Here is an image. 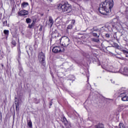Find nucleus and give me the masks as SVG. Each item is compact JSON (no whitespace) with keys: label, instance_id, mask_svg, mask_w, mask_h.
<instances>
[{"label":"nucleus","instance_id":"1","mask_svg":"<svg viewBox=\"0 0 128 128\" xmlns=\"http://www.w3.org/2000/svg\"><path fill=\"white\" fill-rule=\"evenodd\" d=\"M113 7L114 0H106L102 4L100 5L98 9L99 12L104 16H109Z\"/></svg>","mask_w":128,"mask_h":128},{"label":"nucleus","instance_id":"2","mask_svg":"<svg viewBox=\"0 0 128 128\" xmlns=\"http://www.w3.org/2000/svg\"><path fill=\"white\" fill-rule=\"evenodd\" d=\"M58 10L68 14L72 12V6L68 2H62L57 6Z\"/></svg>","mask_w":128,"mask_h":128},{"label":"nucleus","instance_id":"3","mask_svg":"<svg viewBox=\"0 0 128 128\" xmlns=\"http://www.w3.org/2000/svg\"><path fill=\"white\" fill-rule=\"evenodd\" d=\"M120 26V24L118 23V18H115L112 20V22L110 23L107 24L106 25V26L110 32H112V28H118Z\"/></svg>","mask_w":128,"mask_h":128},{"label":"nucleus","instance_id":"4","mask_svg":"<svg viewBox=\"0 0 128 128\" xmlns=\"http://www.w3.org/2000/svg\"><path fill=\"white\" fill-rule=\"evenodd\" d=\"M118 92L120 94L119 96L122 98V100L123 102L128 101V92H126L124 88L118 90Z\"/></svg>","mask_w":128,"mask_h":128},{"label":"nucleus","instance_id":"5","mask_svg":"<svg viewBox=\"0 0 128 128\" xmlns=\"http://www.w3.org/2000/svg\"><path fill=\"white\" fill-rule=\"evenodd\" d=\"M38 58L40 64H42V66H44L46 64V56H44V54L42 52L39 53Z\"/></svg>","mask_w":128,"mask_h":128},{"label":"nucleus","instance_id":"6","mask_svg":"<svg viewBox=\"0 0 128 128\" xmlns=\"http://www.w3.org/2000/svg\"><path fill=\"white\" fill-rule=\"evenodd\" d=\"M61 40H62V46H68V44H70V38L66 36H64L61 38Z\"/></svg>","mask_w":128,"mask_h":128},{"label":"nucleus","instance_id":"7","mask_svg":"<svg viewBox=\"0 0 128 128\" xmlns=\"http://www.w3.org/2000/svg\"><path fill=\"white\" fill-rule=\"evenodd\" d=\"M53 52H64V47L62 46H55L54 47L52 50Z\"/></svg>","mask_w":128,"mask_h":128},{"label":"nucleus","instance_id":"8","mask_svg":"<svg viewBox=\"0 0 128 128\" xmlns=\"http://www.w3.org/2000/svg\"><path fill=\"white\" fill-rule=\"evenodd\" d=\"M18 14L20 16H28V12L26 10H22L18 12Z\"/></svg>","mask_w":128,"mask_h":128},{"label":"nucleus","instance_id":"9","mask_svg":"<svg viewBox=\"0 0 128 128\" xmlns=\"http://www.w3.org/2000/svg\"><path fill=\"white\" fill-rule=\"evenodd\" d=\"M106 70H107V72H118V71H116V70H115L114 68V66H108L106 68Z\"/></svg>","mask_w":128,"mask_h":128},{"label":"nucleus","instance_id":"10","mask_svg":"<svg viewBox=\"0 0 128 128\" xmlns=\"http://www.w3.org/2000/svg\"><path fill=\"white\" fill-rule=\"evenodd\" d=\"M119 72L122 74H124V76H128V67H125L124 68L122 71L119 70Z\"/></svg>","mask_w":128,"mask_h":128},{"label":"nucleus","instance_id":"11","mask_svg":"<svg viewBox=\"0 0 128 128\" xmlns=\"http://www.w3.org/2000/svg\"><path fill=\"white\" fill-rule=\"evenodd\" d=\"M128 106L126 104H122L118 106V110H119V112H122L124 110V108H128Z\"/></svg>","mask_w":128,"mask_h":128},{"label":"nucleus","instance_id":"12","mask_svg":"<svg viewBox=\"0 0 128 128\" xmlns=\"http://www.w3.org/2000/svg\"><path fill=\"white\" fill-rule=\"evenodd\" d=\"M19 104L20 102H18V98H15V106L16 112H18V110H20V109L18 108Z\"/></svg>","mask_w":128,"mask_h":128},{"label":"nucleus","instance_id":"13","mask_svg":"<svg viewBox=\"0 0 128 128\" xmlns=\"http://www.w3.org/2000/svg\"><path fill=\"white\" fill-rule=\"evenodd\" d=\"M48 18V26H50V28H52V25L54 24V20H52V16H49Z\"/></svg>","mask_w":128,"mask_h":128},{"label":"nucleus","instance_id":"14","mask_svg":"<svg viewBox=\"0 0 128 128\" xmlns=\"http://www.w3.org/2000/svg\"><path fill=\"white\" fill-rule=\"evenodd\" d=\"M27 6H28V3L26 2H24L21 5L22 8H26Z\"/></svg>","mask_w":128,"mask_h":128},{"label":"nucleus","instance_id":"15","mask_svg":"<svg viewBox=\"0 0 128 128\" xmlns=\"http://www.w3.org/2000/svg\"><path fill=\"white\" fill-rule=\"evenodd\" d=\"M28 126H29V128H32V122L31 120H28Z\"/></svg>","mask_w":128,"mask_h":128},{"label":"nucleus","instance_id":"16","mask_svg":"<svg viewBox=\"0 0 128 128\" xmlns=\"http://www.w3.org/2000/svg\"><path fill=\"white\" fill-rule=\"evenodd\" d=\"M119 128H128V127H126L124 124L122 123H120L118 125Z\"/></svg>","mask_w":128,"mask_h":128},{"label":"nucleus","instance_id":"17","mask_svg":"<svg viewBox=\"0 0 128 128\" xmlns=\"http://www.w3.org/2000/svg\"><path fill=\"white\" fill-rule=\"evenodd\" d=\"M62 122H64V124H68V120H66V117L64 116L62 118Z\"/></svg>","mask_w":128,"mask_h":128},{"label":"nucleus","instance_id":"18","mask_svg":"<svg viewBox=\"0 0 128 128\" xmlns=\"http://www.w3.org/2000/svg\"><path fill=\"white\" fill-rule=\"evenodd\" d=\"M4 34L5 36H8V34H10V30H4Z\"/></svg>","mask_w":128,"mask_h":128},{"label":"nucleus","instance_id":"19","mask_svg":"<svg viewBox=\"0 0 128 128\" xmlns=\"http://www.w3.org/2000/svg\"><path fill=\"white\" fill-rule=\"evenodd\" d=\"M93 36H95L96 38H100V32L98 33H98H96L94 32H92Z\"/></svg>","mask_w":128,"mask_h":128},{"label":"nucleus","instance_id":"20","mask_svg":"<svg viewBox=\"0 0 128 128\" xmlns=\"http://www.w3.org/2000/svg\"><path fill=\"white\" fill-rule=\"evenodd\" d=\"M35 23H36V22H34V20H33L32 22V24L28 25L29 28H32V26H34V24Z\"/></svg>","mask_w":128,"mask_h":128},{"label":"nucleus","instance_id":"21","mask_svg":"<svg viewBox=\"0 0 128 128\" xmlns=\"http://www.w3.org/2000/svg\"><path fill=\"white\" fill-rule=\"evenodd\" d=\"M64 126H66L67 128H71L72 126L70 124V122H68V123L66 124H65Z\"/></svg>","mask_w":128,"mask_h":128},{"label":"nucleus","instance_id":"22","mask_svg":"<svg viewBox=\"0 0 128 128\" xmlns=\"http://www.w3.org/2000/svg\"><path fill=\"white\" fill-rule=\"evenodd\" d=\"M92 40L94 42H100V39L96 38H92Z\"/></svg>","mask_w":128,"mask_h":128},{"label":"nucleus","instance_id":"23","mask_svg":"<svg viewBox=\"0 0 128 128\" xmlns=\"http://www.w3.org/2000/svg\"><path fill=\"white\" fill-rule=\"evenodd\" d=\"M26 24H30V22H32V19L30 18H27L26 19Z\"/></svg>","mask_w":128,"mask_h":128},{"label":"nucleus","instance_id":"24","mask_svg":"<svg viewBox=\"0 0 128 128\" xmlns=\"http://www.w3.org/2000/svg\"><path fill=\"white\" fill-rule=\"evenodd\" d=\"M2 22H3L4 26H8V21L7 20L4 21V19H3Z\"/></svg>","mask_w":128,"mask_h":128},{"label":"nucleus","instance_id":"25","mask_svg":"<svg viewBox=\"0 0 128 128\" xmlns=\"http://www.w3.org/2000/svg\"><path fill=\"white\" fill-rule=\"evenodd\" d=\"M113 47L114 46V48H120V46H118V44L116 43H114V46H112Z\"/></svg>","mask_w":128,"mask_h":128},{"label":"nucleus","instance_id":"26","mask_svg":"<svg viewBox=\"0 0 128 128\" xmlns=\"http://www.w3.org/2000/svg\"><path fill=\"white\" fill-rule=\"evenodd\" d=\"M68 30H72V24H69L67 27Z\"/></svg>","mask_w":128,"mask_h":128},{"label":"nucleus","instance_id":"27","mask_svg":"<svg viewBox=\"0 0 128 128\" xmlns=\"http://www.w3.org/2000/svg\"><path fill=\"white\" fill-rule=\"evenodd\" d=\"M92 32H98V28H93L92 29Z\"/></svg>","mask_w":128,"mask_h":128},{"label":"nucleus","instance_id":"28","mask_svg":"<svg viewBox=\"0 0 128 128\" xmlns=\"http://www.w3.org/2000/svg\"><path fill=\"white\" fill-rule=\"evenodd\" d=\"M12 44L13 46H16V41L14 40H12Z\"/></svg>","mask_w":128,"mask_h":128},{"label":"nucleus","instance_id":"29","mask_svg":"<svg viewBox=\"0 0 128 128\" xmlns=\"http://www.w3.org/2000/svg\"><path fill=\"white\" fill-rule=\"evenodd\" d=\"M76 23V20H72L71 22V24L72 26H74V24Z\"/></svg>","mask_w":128,"mask_h":128},{"label":"nucleus","instance_id":"30","mask_svg":"<svg viewBox=\"0 0 128 128\" xmlns=\"http://www.w3.org/2000/svg\"><path fill=\"white\" fill-rule=\"evenodd\" d=\"M20 60V53H19L18 54V60Z\"/></svg>","mask_w":128,"mask_h":128},{"label":"nucleus","instance_id":"31","mask_svg":"<svg viewBox=\"0 0 128 128\" xmlns=\"http://www.w3.org/2000/svg\"><path fill=\"white\" fill-rule=\"evenodd\" d=\"M106 38H110V34H106Z\"/></svg>","mask_w":128,"mask_h":128},{"label":"nucleus","instance_id":"32","mask_svg":"<svg viewBox=\"0 0 128 128\" xmlns=\"http://www.w3.org/2000/svg\"><path fill=\"white\" fill-rule=\"evenodd\" d=\"M122 51L123 52L124 54H128V51L126 50H122Z\"/></svg>","mask_w":128,"mask_h":128},{"label":"nucleus","instance_id":"33","mask_svg":"<svg viewBox=\"0 0 128 128\" xmlns=\"http://www.w3.org/2000/svg\"><path fill=\"white\" fill-rule=\"evenodd\" d=\"M87 78H88V80H87V82H88V80H90V75H89V74H87Z\"/></svg>","mask_w":128,"mask_h":128},{"label":"nucleus","instance_id":"34","mask_svg":"<svg viewBox=\"0 0 128 128\" xmlns=\"http://www.w3.org/2000/svg\"><path fill=\"white\" fill-rule=\"evenodd\" d=\"M0 118H2V112H0Z\"/></svg>","mask_w":128,"mask_h":128},{"label":"nucleus","instance_id":"35","mask_svg":"<svg viewBox=\"0 0 128 128\" xmlns=\"http://www.w3.org/2000/svg\"><path fill=\"white\" fill-rule=\"evenodd\" d=\"M50 106H52V102H50Z\"/></svg>","mask_w":128,"mask_h":128},{"label":"nucleus","instance_id":"36","mask_svg":"<svg viewBox=\"0 0 128 128\" xmlns=\"http://www.w3.org/2000/svg\"><path fill=\"white\" fill-rule=\"evenodd\" d=\"M112 84H114V81L112 82V80H111Z\"/></svg>","mask_w":128,"mask_h":128},{"label":"nucleus","instance_id":"37","mask_svg":"<svg viewBox=\"0 0 128 128\" xmlns=\"http://www.w3.org/2000/svg\"><path fill=\"white\" fill-rule=\"evenodd\" d=\"M50 2H52L53 0H48Z\"/></svg>","mask_w":128,"mask_h":128},{"label":"nucleus","instance_id":"38","mask_svg":"<svg viewBox=\"0 0 128 128\" xmlns=\"http://www.w3.org/2000/svg\"><path fill=\"white\" fill-rule=\"evenodd\" d=\"M126 60V58H123V60Z\"/></svg>","mask_w":128,"mask_h":128},{"label":"nucleus","instance_id":"39","mask_svg":"<svg viewBox=\"0 0 128 128\" xmlns=\"http://www.w3.org/2000/svg\"><path fill=\"white\" fill-rule=\"evenodd\" d=\"M126 58H128V55H126Z\"/></svg>","mask_w":128,"mask_h":128},{"label":"nucleus","instance_id":"40","mask_svg":"<svg viewBox=\"0 0 128 128\" xmlns=\"http://www.w3.org/2000/svg\"><path fill=\"white\" fill-rule=\"evenodd\" d=\"M2 118H0V121L2 120Z\"/></svg>","mask_w":128,"mask_h":128},{"label":"nucleus","instance_id":"41","mask_svg":"<svg viewBox=\"0 0 128 128\" xmlns=\"http://www.w3.org/2000/svg\"><path fill=\"white\" fill-rule=\"evenodd\" d=\"M72 2H74V0H71Z\"/></svg>","mask_w":128,"mask_h":128},{"label":"nucleus","instance_id":"42","mask_svg":"<svg viewBox=\"0 0 128 128\" xmlns=\"http://www.w3.org/2000/svg\"><path fill=\"white\" fill-rule=\"evenodd\" d=\"M60 36V35L58 34V36Z\"/></svg>","mask_w":128,"mask_h":128},{"label":"nucleus","instance_id":"43","mask_svg":"<svg viewBox=\"0 0 128 128\" xmlns=\"http://www.w3.org/2000/svg\"><path fill=\"white\" fill-rule=\"evenodd\" d=\"M102 46H103L102 44Z\"/></svg>","mask_w":128,"mask_h":128}]
</instances>
